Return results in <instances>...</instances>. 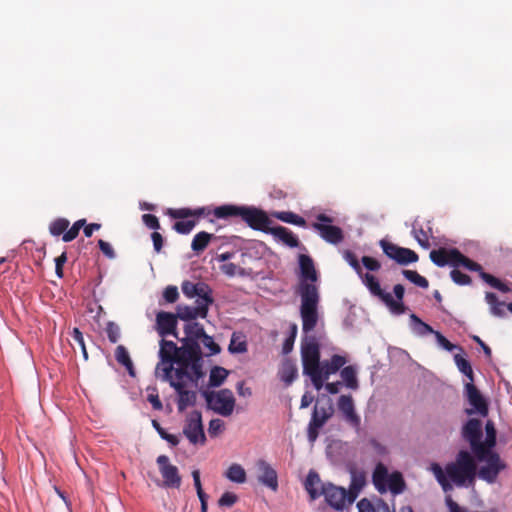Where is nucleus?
I'll return each mask as SVG.
<instances>
[{"mask_svg":"<svg viewBox=\"0 0 512 512\" xmlns=\"http://www.w3.org/2000/svg\"><path fill=\"white\" fill-rule=\"evenodd\" d=\"M477 462L474 454L460 450L455 459L448 462L444 468L438 463H432L430 471L445 493L452 491L454 487L474 486L477 478L487 484H495L501 471L496 468L494 461L482 462L480 467L477 466Z\"/></svg>","mask_w":512,"mask_h":512,"instance_id":"1","label":"nucleus"},{"mask_svg":"<svg viewBox=\"0 0 512 512\" xmlns=\"http://www.w3.org/2000/svg\"><path fill=\"white\" fill-rule=\"evenodd\" d=\"M185 337L179 338L181 346L170 340L159 341L158 358L161 365L164 363L189 365L194 372L199 373V367H203V353L200 347V340L206 332L202 324L188 322L184 326Z\"/></svg>","mask_w":512,"mask_h":512,"instance_id":"2","label":"nucleus"},{"mask_svg":"<svg viewBox=\"0 0 512 512\" xmlns=\"http://www.w3.org/2000/svg\"><path fill=\"white\" fill-rule=\"evenodd\" d=\"M300 277L296 293L301 298L300 316L302 319V330L309 333L318 322V304L320 295L316 282L318 280L317 271L312 258L308 255L299 256Z\"/></svg>","mask_w":512,"mask_h":512,"instance_id":"3","label":"nucleus"},{"mask_svg":"<svg viewBox=\"0 0 512 512\" xmlns=\"http://www.w3.org/2000/svg\"><path fill=\"white\" fill-rule=\"evenodd\" d=\"M155 375L164 382H168L177 393L178 410L183 412L187 407L193 406L196 402V392L186 389L187 382L198 385L200 379L205 376L203 367H199L198 372H194L189 365L158 362L155 367Z\"/></svg>","mask_w":512,"mask_h":512,"instance_id":"4","label":"nucleus"},{"mask_svg":"<svg viewBox=\"0 0 512 512\" xmlns=\"http://www.w3.org/2000/svg\"><path fill=\"white\" fill-rule=\"evenodd\" d=\"M213 215L218 219L240 217L250 228L264 233H268L272 224L265 211L253 206L221 205L213 210Z\"/></svg>","mask_w":512,"mask_h":512,"instance_id":"5","label":"nucleus"},{"mask_svg":"<svg viewBox=\"0 0 512 512\" xmlns=\"http://www.w3.org/2000/svg\"><path fill=\"white\" fill-rule=\"evenodd\" d=\"M372 482L380 493L389 490L393 495H398L406 488L402 473L399 471L389 473L388 468L382 462L376 464L372 473Z\"/></svg>","mask_w":512,"mask_h":512,"instance_id":"6","label":"nucleus"},{"mask_svg":"<svg viewBox=\"0 0 512 512\" xmlns=\"http://www.w3.org/2000/svg\"><path fill=\"white\" fill-rule=\"evenodd\" d=\"M301 357L303 364V373L310 377L316 390L321 389L320 379V347L315 337H310L302 345Z\"/></svg>","mask_w":512,"mask_h":512,"instance_id":"7","label":"nucleus"},{"mask_svg":"<svg viewBox=\"0 0 512 512\" xmlns=\"http://www.w3.org/2000/svg\"><path fill=\"white\" fill-rule=\"evenodd\" d=\"M462 437L469 443L471 451L478 462H484V454H487L488 451H485L483 447L482 423L479 418L469 419L462 428Z\"/></svg>","mask_w":512,"mask_h":512,"instance_id":"8","label":"nucleus"},{"mask_svg":"<svg viewBox=\"0 0 512 512\" xmlns=\"http://www.w3.org/2000/svg\"><path fill=\"white\" fill-rule=\"evenodd\" d=\"M316 222L312 223V228L319 233L321 238L330 244L337 245L344 239L343 230L331 225L334 219L325 213L316 215Z\"/></svg>","mask_w":512,"mask_h":512,"instance_id":"9","label":"nucleus"},{"mask_svg":"<svg viewBox=\"0 0 512 512\" xmlns=\"http://www.w3.org/2000/svg\"><path fill=\"white\" fill-rule=\"evenodd\" d=\"M208 407L214 412L228 416L232 413L235 399L233 393L228 389H222L218 392H203Z\"/></svg>","mask_w":512,"mask_h":512,"instance_id":"10","label":"nucleus"},{"mask_svg":"<svg viewBox=\"0 0 512 512\" xmlns=\"http://www.w3.org/2000/svg\"><path fill=\"white\" fill-rule=\"evenodd\" d=\"M322 496H324L325 502L337 511L344 510L354 502L350 499L347 489L336 486L331 482H326V485L322 487Z\"/></svg>","mask_w":512,"mask_h":512,"instance_id":"11","label":"nucleus"},{"mask_svg":"<svg viewBox=\"0 0 512 512\" xmlns=\"http://www.w3.org/2000/svg\"><path fill=\"white\" fill-rule=\"evenodd\" d=\"M379 244L384 254L400 265H408L419 259L418 254L409 248L400 247L385 239L380 240Z\"/></svg>","mask_w":512,"mask_h":512,"instance_id":"12","label":"nucleus"},{"mask_svg":"<svg viewBox=\"0 0 512 512\" xmlns=\"http://www.w3.org/2000/svg\"><path fill=\"white\" fill-rule=\"evenodd\" d=\"M156 463L163 478L164 487L178 489L181 486L182 478L177 466L172 465L166 455H159Z\"/></svg>","mask_w":512,"mask_h":512,"instance_id":"13","label":"nucleus"},{"mask_svg":"<svg viewBox=\"0 0 512 512\" xmlns=\"http://www.w3.org/2000/svg\"><path fill=\"white\" fill-rule=\"evenodd\" d=\"M486 438L483 441V447L487 454H484V462L494 461L496 468L499 471H504L507 468V464L501 459L500 455L493 450L496 445V430L492 421L488 420L486 423Z\"/></svg>","mask_w":512,"mask_h":512,"instance_id":"14","label":"nucleus"},{"mask_svg":"<svg viewBox=\"0 0 512 512\" xmlns=\"http://www.w3.org/2000/svg\"><path fill=\"white\" fill-rule=\"evenodd\" d=\"M177 324L178 319L174 313L159 311L156 314L155 330L161 339H165L169 335L179 339Z\"/></svg>","mask_w":512,"mask_h":512,"instance_id":"15","label":"nucleus"},{"mask_svg":"<svg viewBox=\"0 0 512 512\" xmlns=\"http://www.w3.org/2000/svg\"><path fill=\"white\" fill-rule=\"evenodd\" d=\"M465 391L469 405L472 407V409L466 410L467 413L471 414L472 412H477L480 416H487V402L476 386L472 382H469L465 385Z\"/></svg>","mask_w":512,"mask_h":512,"instance_id":"16","label":"nucleus"},{"mask_svg":"<svg viewBox=\"0 0 512 512\" xmlns=\"http://www.w3.org/2000/svg\"><path fill=\"white\" fill-rule=\"evenodd\" d=\"M183 434L193 445H204L206 436L202 424V418H189L183 428Z\"/></svg>","mask_w":512,"mask_h":512,"instance_id":"17","label":"nucleus"},{"mask_svg":"<svg viewBox=\"0 0 512 512\" xmlns=\"http://www.w3.org/2000/svg\"><path fill=\"white\" fill-rule=\"evenodd\" d=\"M258 469V482L268 487L272 491L278 489V476L276 470L265 460L260 459L257 461Z\"/></svg>","mask_w":512,"mask_h":512,"instance_id":"18","label":"nucleus"},{"mask_svg":"<svg viewBox=\"0 0 512 512\" xmlns=\"http://www.w3.org/2000/svg\"><path fill=\"white\" fill-rule=\"evenodd\" d=\"M359 276L361 277L364 285L367 287V289L373 296L378 297L383 303H389V304L393 305L394 307L396 306L392 302V295L388 292H385L381 288L378 279L374 275H372L370 273H365L363 275L361 273V275H359Z\"/></svg>","mask_w":512,"mask_h":512,"instance_id":"19","label":"nucleus"},{"mask_svg":"<svg viewBox=\"0 0 512 512\" xmlns=\"http://www.w3.org/2000/svg\"><path fill=\"white\" fill-rule=\"evenodd\" d=\"M359 276L361 277L364 285L367 287V289L373 296L378 297L383 303H389V304L393 305L394 307L396 306L392 302V295L388 292H385L381 288L378 279L374 275H372L370 273H365L363 275L361 273V275H359Z\"/></svg>","mask_w":512,"mask_h":512,"instance_id":"20","label":"nucleus"},{"mask_svg":"<svg viewBox=\"0 0 512 512\" xmlns=\"http://www.w3.org/2000/svg\"><path fill=\"white\" fill-rule=\"evenodd\" d=\"M457 248H444L434 249L430 252L431 261L438 267H444L450 265L455 268L456 256L454 253H458Z\"/></svg>","mask_w":512,"mask_h":512,"instance_id":"21","label":"nucleus"},{"mask_svg":"<svg viewBox=\"0 0 512 512\" xmlns=\"http://www.w3.org/2000/svg\"><path fill=\"white\" fill-rule=\"evenodd\" d=\"M346 363V358L341 355H333L330 360L320 362L319 364V375L321 379V388L324 385V381L329 378L330 375L335 374L342 366Z\"/></svg>","mask_w":512,"mask_h":512,"instance_id":"22","label":"nucleus"},{"mask_svg":"<svg viewBox=\"0 0 512 512\" xmlns=\"http://www.w3.org/2000/svg\"><path fill=\"white\" fill-rule=\"evenodd\" d=\"M325 485L326 483L321 481L319 474L315 470L308 472L304 486L311 500H316L322 496V487Z\"/></svg>","mask_w":512,"mask_h":512,"instance_id":"23","label":"nucleus"},{"mask_svg":"<svg viewBox=\"0 0 512 512\" xmlns=\"http://www.w3.org/2000/svg\"><path fill=\"white\" fill-rule=\"evenodd\" d=\"M196 304L203 314H208L209 306L213 303L212 289L204 282H198Z\"/></svg>","mask_w":512,"mask_h":512,"instance_id":"24","label":"nucleus"},{"mask_svg":"<svg viewBox=\"0 0 512 512\" xmlns=\"http://www.w3.org/2000/svg\"><path fill=\"white\" fill-rule=\"evenodd\" d=\"M349 471L351 475V482L347 491L349 492L350 499L355 501L358 494L366 484V476L363 471H359L354 467H351Z\"/></svg>","mask_w":512,"mask_h":512,"instance_id":"25","label":"nucleus"},{"mask_svg":"<svg viewBox=\"0 0 512 512\" xmlns=\"http://www.w3.org/2000/svg\"><path fill=\"white\" fill-rule=\"evenodd\" d=\"M268 234L273 235L275 238L279 239L280 241H282L284 244L291 248L298 247L299 245V240L297 236L286 227H271L268 231Z\"/></svg>","mask_w":512,"mask_h":512,"instance_id":"26","label":"nucleus"},{"mask_svg":"<svg viewBox=\"0 0 512 512\" xmlns=\"http://www.w3.org/2000/svg\"><path fill=\"white\" fill-rule=\"evenodd\" d=\"M393 293L395 295V299L392 297V302L395 307L389 303H384L389 311L394 315H401L406 312L407 307L403 303L404 294H405V288L402 284H396L393 287Z\"/></svg>","mask_w":512,"mask_h":512,"instance_id":"27","label":"nucleus"},{"mask_svg":"<svg viewBox=\"0 0 512 512\" xmlns=\"http://www.w3.org/2000/svg\"><path fill=\"white\" fill-rule=\"evenodd\" d=\"M177 319H181L184 321H192L196 318H206L207 314H203L201 312L200 307L196 305L195 307L187 306V305H178L176 307V313Z\"/></svg>","mask_w":512,"mask_h":512,"instance_id":"28","label":"nucleus"},{"mask_svg":"<svg viewBox=\"0 0 512 512\" xmlns=\"http://www.w3.org/2000/svg\"><path fill=\"white\" fill-rule=\"evenodd\" d=\"M272 216L288 224H293L299 227L306 226V220L291 211H276L272 213Z\"/></svg>","mask_w":512,"mask_h":512,"instance_id":"29","label":"nucleus"},{"mask_svg":"<svg viewBox=\"0 0 512 512\" xmlns=\"http://www.w3.org/2000/svg\"><path fill=\"white\" fill-rule=\"evenodd\" d=\"M213 238H214L213 234L207 233L205 231H201L194 236V238L191 242V249L195 253L199 254L207 248L209 242Z\"/></svg>","mask_w":512,"mask_h":512,"instance_id":"30","label":"nucleus"},{"mask_svg":"<svg viewBox=\"0 0 512 512\" xmlns=\"http://www.w3.org/2000/svg\"><path fill=\"white\" fill-rule=\"evenodd\" d=\"M225 477L231 482L242 484L246 481V472L240 464L234 463L226 470Z\"/></svg>","mask_w":512,"mask_h":512,"instance_id":"31","label":"nucleus"},{"mask_svg":"<svg viewBox=\"0 0 512 512\" xmlns=\"http://www.w3.org/2000/svg\"><path fill=\"white\" fill-rule=\"evenodd\" d=\"M229 371L221 366H214L209 374V387H219L226 380Z\"/></svg>","mask_w":512,"mask_h":512,"instance_id":"32","label":"nucleus"},{"mask_svg":"<svg viewBox=\"0 0 512 512\" xmlns=\"http://www.w3.org/2000/svg\"><path fill=\"white\" fill-rule=\"evenodd\" d=\"M340 376L346 387L353 390L358 388L357 372L353 366L344 367L340 372Z\"/></svg>","mask_w":512,"mask_h":512,"instance_id":"33","label":"nucleus"},{"mask_svg":"<svg viewBox=\"0 0 512 512\" xmlns=\"http://www.w3.org/2000/svg\"><path fill=\"white\" fill-rule=\"evenodd\" d=\"M329 418H311L307 429V437L310 443H314L319 435V430L326 424Z\"/></svg>","mask_w":512,"mask_h":512,"instance_id":"34","label":"nucleus"},{"mask_svg":"<svg viewBox=\"0 0 512 512\" xmlns=\"http://www.w3.org/2000/svg\"><path fill=\"white\" fill-rule=\"evenodd\" d=\"M115 358L118 363L126 367L130 375H134L132 360L127 349L123 345L117 346L115 350Z\"/></svg>","mask_w":512,"mask_h":512,"instance_id":"35","label":"nucleus"},{"mask_svg":"<svg viewBox=\"0 0 512 512\" xmlns=\"http://www.w3.org/2000/svg\"><path fill=\"white\" fill-rule=\"evenodd\" d=\"M454 254L456 256L455 268L462 266L470 271H477L480 273H481V271H483L480 264L469 259L465 255H463L460 251H458V253H454Z\"/></svg>","mask_w":512,"mask_h":512,"instance_id":"36","label":"nucleus"},{"mask_svg":"<svg viewBox=\"0 0 512 512\" xmlns=\"http://www.w3.org/2000/svg\"><path fill=\"white\" fill-rule=\"evenodd\" d=\"M402 274L407 280H409L410 282H412L413 284L420 288L427 289L429 287L428 280L422 275H420L417 271L403 270Z\"/></svg>","mask_w":512,"mask_h":512,"instance_id":"37","label":"nucleus"},{"mask_svg":"<svg viewBox=\"0 0 512 512\" xmlns=\"http://www.w3.org/2000/svg\"><path fill=\"white\" fill-rule=\"evenodd\" d=\"M228 350L231 353H244L247 351V342L243 336L233 333Z\"/></svg>","mask_w":512,"mask_h":512,"instance_id":"38","label":"nucleus"},{"mask_svg":"<svg viewBox=\"0 0 512 512\" xmlns=\"http://www.w3.org/2000/svg\"><path fill=\"white\" fill-rule=\"evenodd\" d=\"M338 407L343 416H355L353 399L349 395H341L338 400Z\"/></svg>","mask_w":512,"mask_h":512,"instance_id":"39","label":"nucleus"},{"mask_svg":"<svg viewBox=\"0 0 512 512\" xmlns=\"http://www.w3.org/2000/svg\"><path fill=\"white\" fill-rule=\"evenodd\" d=\"M69 224L70 222L66 218H57L51 222L49 226V232L53 236H60L66 232Z\"/></svg>","mask_w":512,"mask_h":512,"instance_id":"40","label":"nucleus"},{"mask_svg":"<svg viewBox=\"0 0 512 512\" xmlns=\"http://www.w3.org/2000/svg\"><path fill=\"white\" fill-rule=\"evenodd\" d=\"M455 363L461 373L467 376L473 382V370L470 362L459 354L454 356Z\"/></svg>","mask_w":512,"mask_h":512,"instance_id":"41","label":"nucleus"},{"mask_svg":"<svg viewBox=\"0 0 512 512\" xmlns=\"http://www.w3.org/2000/svg\"><path fill=\"white\" fill-rule=\"evenodd\" d=\"M410 319L415 324L413 329L417 334L421 336L426 335L428 333L435 334L436 331H434L430 325L423 322L417 315L411 314Z\"/></svg>","mask_w":512,"mask_h":512,"instance_id":"42","label":"nucleus"},{"mask_svg":"<svg viewBox=\"0 0 512 512\" xmlns=\"http://www.w3.org/2000/svg\"><path fill=\"white\" fill-rule=\"evenodd\" d=\"M86 224L85 219L77 220L70 229L66 230V232L62 236V240L64 242H70L74 240L78 234L80 229Z\"/></svg>","mask_w":512,"mask_h":512,"instance_id":"43","label":"nucleus"},{"mask_svg":"<svg viewBox=\"0 0 512 512\" xmlns=\"http://www.w3.org/2000/svg\"><path fill=\"white\" fill-rule=\"evenodd\" d=\"M296 377H297V368L291 363L285 364L281 370V379L286 384L289 385L295 380Z\"/></svg>","mask_w":512,"mask_h":512,"instance_id":"44","label":"nucleus"},{"mask_svg":"<svg viewBox=\"0 0 512 512\" xmlns=\"http://www.w3.org/2000/svg\"><path fill=\"white\" fill-rule=\"evenodd\" d=\"M224 429L225 424L221 418H212L209 423L208 434L210 437H217Z\"/></svg>","mask_w":512,"mask_h":512,"instance_id":"45","label":"nucleus"},{"mask_svg":"<svg viewBox=\"0 0 512 512\" xmlns=\"http://www.w3.org/2000/svg\"><path fill=\"white\" fill-rule=\"evenodd\" d=\"M220 270L229 277H233L237 274L244 276L246 274L244 268H241L234 263H225L220 266Z\"/></svg>","mask_w":512,"mask_h":512,"instance_id":"46","label":"nucleus"},{"mask_svg":"<svg viewBox=\"0 0 512 512\" xmlns=\"http://www.w3.org/2000/svg\"><path fill=\"white\" fill-rule=\"evenodd\" d=\"M195 225L194 220L177 221L174 223L173 229L179 234H189Z\"/></svg>","mask_w":512,"mask_h":512,"instance_id":"47","label":"nucleus"},{"mask_svg":"<svg viewBox=\"0 0 512 512\" xmlns=\"http://www.w3.org/2000/svg\"><path fill=\"white\" fill-rule=\"evenodd\" d=\"M162 297L165 303H175L179 298L178 288L173 285L167 286L163 291Z\"/></svg>","mask_w":512,"mask_h":512,"instance_id":"48","label":"nucleus"},{"mask_svg":"<svg viewBox=\"0 0 512 512\" xmlns=\"http://www.w3.org/2000/svg\"><path fill=\"white\" fill-rule=\"evenodd\" d=\"M238 501V496L233 492H224L222 496L218 500V505L220 507H232Z\"/></svg>","mask_w":512,"mask_h":512,"instance_id":"49","label":"nucleus"},{"mask_svg":"<svg viewBox=\"0 0 512 512\" xmlns=\"http://www.w3.org/2000/svg\"><path fill=\"white\" fill-rule=\"evenodd\" d=\"M451 279L458 285H468L471 283V278L469 275L461 272L457 268H454L450 272Z\"/></svg>","mask_w":512,"mask_h":512,"instance_id":"50","label":"nucleus"},{"mask_svg":"<svg viewBox=\"0 0 512 512\" xmlns=\"http://www.w3.org/2000/svg\"><path fill=\"white\" fill-rule=\"evenodd\" d=\"M71 337H72L73 341L75 343H77L78 346L80 347L84 359L87 360L88 359V353H87V350H86V347H85V342H84V337H83L82 332L78 328H74L73 331H72Z\"/></svg>","mask_w":512,"mask_h":512,"instance_id":"51","label":"nucleus"},{"mask_svg":"<svg viewBox=\"0 0 512 512\" xmlns=\"http://www.w3.org/2000/svg\"><path fill=\"white\" fill-rule=\"evenodd\" d=\"M200 342L209 350V355L218 354L221 351L220 346L207 334H205Z\"/></svg>","mask_w":512,"mask_h":512,"instance_id":"52","label":"nucleus"},{"mask_svg":"<svg viewBox=\"0 0 512 512\" xmlns=\"http://www.w3.org/2000/svg\"><path fill=\"white\" fill-rule=\"evenodd\" d=\"M344 259L349 263V265L357 272L358 275H361L362 268L359 264L357 256L350 250H345L343 252Z\"/></svg>","mask_w":512,"mask_h":512,"instance_id":"53","label":"nucleus"},{"mask_svg":"<svg viewBox=\"0 0 512 512\" xmlns=\"http://www.w3.org/2000/svg\"><path fill=\"white\" fill-rule=\"evenodd\" d=\"M290 329H291V334L288 338L285 339V341L283 343V347H282L284 354H288L289 352L292 351L294 341H295V338L297 335V325L296 324H292Z\"/></svg>","mask_w":512,"mask_h":512,"instance_id":"54","label":"nucleus"},{"mask_svg":"<svg viewBox=\"0 0 512 512\" xmlns=\"http://www.w3.org/2000/svg\"><path fill=\"white\" fill-rule=\"evenodd\" d=\"M167 214L174 219H185L188 217H192L195 212H192V209L189 208H181V209H169Z\"/></svg>","mask_w":512,"mask_h":512,"instance_id":"55","label":"nucleus"},{"mask_svg":"<svg viewBox=\"0 0 512 512\" xmlns=\"http://www.w3.org/2000/svg\"><path fill=\"white\" fill-rule=\"evenodd\" d=\"M106 333L109 341L112 343H116L120 338V328L113 322L107 324Z\"/></svg>","mask_w":512,"mask_h":512,"instance_id":"56","label":"nucleus"},{"mask_svg":"<svg viewBox=\"0 0 512 512\" xmlns=\"http://www.w3.org/2000/svg\"><path fill=\"white\" fill-rule=\"evenodd\" d=\"M415 239L419 243V245L423 248H429L430 242L427 232L423 228H419L418 230L413 231Z\"/></svg>","mask_w":512,"mask_h":512,"instance_id":"57","label":"nucleus"},{"mask_svg":"<svg viewBox=\"0 0 512 512\" xmlns=\"http://www.w3.org/2000/svg\"><path fill=\"white\" fill-rule=\"evenodd\" d=\"M361 262L363 266L369 271H378L381 268L380 262L370 256H363Z\"/></svg>","mask_w":512,"mask_h":512,"instance_id":"58","label":"nucleus"},{"mask_svg":"<svg viewBox=\"0 0 512 512\" xmlns=\"http://www.w3.org/2000/svg\"><path fill=\"white\" fill-rule=\"evenodd\" d=\"M197 288H198V282L197 283H193V282H190V281H184L182 283V292L188 298L196 297Z\"/></svg>","mask_w":512,"mask_h":512,"instance_id":"59","label":"nucleus"},{"mask_svg":"<svg viewBox=\"0 0 512 512\" xmlns=\"http://www.w3.org/2000/svg\"><path fill=\"white\" fill-rule=\"evenodd\" d=\"M435 337L438 344L447 351H453L458 348L457 345L451 343L446 337H444L440 332H435Z\"/></svg>","mask_w":512,"mask_h":512,"instance_id":"60","label":"nucleus"},{"mask_svg":"<svg viewBox=\"0 0 512 512\" xmlns=\"http://www.w3.org/2000/svg\"><path fill=\"white\" fill-rule=\"evenodd\" d=\"M142 221L150 229L158 230L160 228L159 220L153 214H143Z\"/></svg>","mask_w":512,"mask_h":512,"instance_id":"61","label":"nucleus"},{"mask_svg":"<svg viewBox=\"0 0 512 512\" xmlns=\"http://www.w3.org/2000/svg\"><path fill=\"white\" fill-rule=\"evenodd\" d=\"M358 512H376V503L373 504L369 499L362 498L357 503Z\"/></svg>","mask_w":512,"mask_h":512,"instance_id":"62","label":"nucleus"},{"mask_svg":"<svg viewBox=\"0 0 512 512\" xmlns=\"http://www.w3.org/2000/svg\"><path fill=\"white\" fill-rule=\"evenodd\" d=\"M98 246H99V249L102 251V253L107 258H109V259L115 258V252H114L112 246L108 242H106V241H104L102 239H99L98 240Z\"/></svg>","mask_w":512,"mask_h":512,"instance_id":"63","label":"nucleus"},{"mask_svg":"<svg viewBox=\"0 0 512 512\" xmlns=\"http://www.w3.org/2000/svg\"><path fill=\"white\" fill-rule=\"evenodd\" d=\"M67 261V254L63 252L55 259V273L59 278L63 277V266Z\"/></svg>","mask_w":512,"mask_h":512,"instance_id":"64","label":"nucleus"}]
</instances>
